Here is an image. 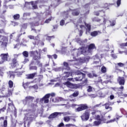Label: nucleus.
I'll return each instance as SVG.
<instances>
[{
    "label": "nucleus",
    "instance_id": "412c9836",
    "mask_svg": "<svg viewBox=\"0 0 127 127\" xmlns=\"http://www.w3.org/2000/svg\"><path fill=\"white\" fill-rule=\"evenodd\" d=\"M101 12H103V14H105V13H106V11H105L104 9H102L98 11H94V14L96 16H99V15H100V13H101Z\"/></svg>",
    "mask_w": 127,
    "mask_h": 127
},
{
    "label": "nucleus",
    "instance_id": "a878e982",
    "mask_svg": "<svg viewBox=\"0 0 127 127\" xmlns=\"http://www.w3.org/2000/svg\"><path fill=\"white\" fill-rule=\"evenodd\" d=\"M20 17V15L19 14H15L13 16V18L15 20H18Z\"/></svg>",
    "mask_w": 127,
    "mask_h": 127
},
{
    "label": "nucleus",
    "instance_id": "4468645a",
    "mask_svg": "<svg viewBox=\"0 0 127 127\" xmlns=\"http://www.w3.org/2000/svg\"><path fill=\"white\" fill-rule=\"evenodd\" d=\"M125 89V87L123 85H121L120 87H117V94L118 95H121L122 96V94H123V92Z\"/></svg>",
    "mask_w": 127,
    "mask_h": 127
},
{
    "label": "nucleus",
    "instance_id": "a211bd4d",
    "mask_svg": "<svg viewBox=\"0 0 127 127\" xmlns=\"http://www.w3.org/2000/svg\"><path fill=\"white\" fill-rule=\"evenodd\" d=\"M33 100H34V97L32 96H26L24 99V101L26 103H27L29 102V101H31V102H33Z\"/></svg>",
    "mask_w": 127,
    "mask_h": 127
},
{
    "label": "nucleus",
    "instance_id": "473e14b6",
    "mask_svg": "<svg viewBox=\"0 0 127 127\" xmlns=\"http://www.w3.org/2000/svg\"><path fill=\"white\" fill-rule=\"evenodd\" d=\"M22 55H23L24 57H25L26 58H27V57H28V56H29L28 52L24 51L22 53Z\"/></svg>",
    "mask_w": 127,
    "mask_h": 127
},
{
    "label": "nucleus",
    "instance_id": "6e6d98bb",
    "mask_svg": "<svg viewBox=\"0 0 127 127\" xmlns=\"http://www.w3.org/2000/svg\"><path fill=\"white\" fill-rule=\"evenodd\" d=\"M23 16H30V13H24Z\"/></svg>",
    "mask_w": 127,
    "mask_h": 127
},
{
    "label": "nucleus",
    "instance_id": "72a5a7b5",
    "mask_svg": "<svg viewBox=\"0 0 127 127\" xmlns=\"http://www.w3.org/2000/svg\"><path fill=\"white\" fill-rule=\"evenodd\" d=\"M58 29V25H53V29H52V31H57V29Z\"/></svg>",
    "mask_w": 127,
    "mask_h": 127
},
{
    "label": "nucleus",
    "instance_id": "37998d69",
    "mask_svg": "<svg viewBox=\"0 0 127 127\" xmlns=\"http://www.w3.org/2000/svg\"><path fill=\"white\" fill-rule=\"evenodd\" d=\"M52 20V16H51L50 18L47 19L45 21V23H49L50 21Z\"/></svg>",
    "mask_w": 127,
    "mask_h": 127
},
{
    "label": "nucleus",
    "instance_id": "79ce46f5",
    "mask_svg": "<svg viewBox=\"0 0 127 127\" xmlns=\"http://www.w3.org/2000/svg\"><path fill=\"white\" fill-rule=\"evenodd\" d=\"M21 29H26L27 28V23H24L22 25Z\"/></svg>",
    "mask_w": 127,
    "mask_h": 127
},
{
    "label": "nucleus",
    "instance_id": "09e8293b",
    "mask_svg": "<svg viewBox=\"0 0 127 127\" xmlns=\"http://www.w3.org/2000/svg\"><path fill=\"white\" fill-rule=\"evenodd\" d=\"M32 5L33 8H34V9H36L38 8L37 5L33 4V2H32Z\"/></svg>",
    "mask_w": 127,
    "mask_h": 127
},
{
    "label": "nucleus",
    "instance_id": "603ef678",
    "mask_svg": "<svg viewBox=\"0 0 127 127\" xmlns=\"http://www.w3.org/2000/svg\"><path fill=\"white\" fill-rule=\"evenodd\" d=\"M10 112H12V110L10 109V107H8L7 110H6V113H10Z\"/></svg>",
    "mask_w": 127,
    "mask_h": 127
},
{
    "label": "nucleus",
    "instance_id": "de8ad7c7",
    "mask_svg": "<svg viewBox=\"0 0 127 127\" xmlns=\"http://www.w3.org/2000/svg\"><path fill=\"white\" fill-rule=\"evenodd\" d=\"M121 3H122V0H117V6H120Z\"/></svg>",
    "mask_w": 127,
    "mask_h": 127
},
{
    "label": "nucleus",
    "instance_id": "774afa93",
    "mask_svg": "<svg viewBox=\"0 0 127 127\" xmlns=\"http://www.w3.org/2000/svg\"><path fill=\"white\" fill-rule=\"evenodd\" d=\"M28 86V83H23V87L25 89V86Z\"/></svg>",
    "mask_w": 127,
    "mask_h": 127
},
{
    "label": "nucleus",
    "instance_id": "680f3d73",
    "mask_svg": "<svg viewBox=\"0 0 127 127\" xmlns=\"http://www.w3.org/2000/svg\"><path fill=\"white\" fill-rule=\"evenodd\" d=\"M48 95H50V97H55V93H48Z\"/></svg>",
    "mask_w": 127,
    "mask_h": 127
},
{
    "label": "nucleus",
    "instance_id": "4be33fe9",
    "mask_svg": "<svg viewBox=\"0 0 127 127\" xmlns=\"http://www.w3.org/2000/svg\"><path fill=\"white\" fill-rule=\"evenodd\" d=\"M0 127H7V116L5 117V120L3 122V125H1Z\"/></svg>",
    "mask_w": 127,
    "mask_h": 127
},
{
    "label": "nucleus",
    "instance_id": "bb28decb",
    "mask_svg": "<svg viewBox=\"0 0 127 127\" xmlns=\"http://www.w3.org/2000/svg\"><path fill=\"white\" fill-rule=\"evenodd\" d=\"M12 95V91L11 90H8V92L5 94V97L6 98H8V97H10V96Z\"/></svg>",
    "mask_w": 127,
    "mask_h": 127
},
{
    "label": "nucleus",
    "instance_id": "c9c22d12",
    "mask_svg": "<svg viewBox=\"0 0 127 127\" xmlns=\"http://www.w3.org/2000/svg\"><path fill=\"white\" fill-rule=\"evenodd\" d=\"M64 65L65 67H66V68L67 70H70V67H69V64L67 62H64Z\"/></svg>",
    "mask_w": 127,
    "mask_h": 127
},
{
    "label": "nucleus",
    "instance_id": "9b49d317",
    "mask_svg": "<svg viewBox=\"0 0 127 127\" xmlns=\"http://www.w3.org/2000/svg\"><path fill=\"white\" fill-rule=\"evenodd\" d=\"M71 14L73 16H78L80 14V10L78 8L71 10Z\"/></svg>",
    "mask_w": 127,
    "mask_h": 127
},
{
    "label": "nucleus",
    "instance_id": "20e7f679",
    "mask_svg": "<svg viewBox=\"0 0 127 127\" xmlns=\"http://www.w3.org/2000/svg\"><path fill=\"white\" fill-rule=\"evenodd\" d=\"M78 108L75 109V112H82V111H85V110H87L89 108L86 104L78 105Z\"/></svg>",
    "mask_w": 127,
    "mask_h": 127
},
{
    "label": "nucleus",
    "instance_id": "052dcab7",
    "mask_svg": "<svg viewBox=\"0 0 127 127\" xmlns=\"http://www.w3.org/2000/svg\"><path fill=\"white\" fill-rule=\"evenodd\" d=\"M87 76L89 78H93V75H92V73H88Z\"/></svg>",
    "mask_w": 127,
    "mask_h": 127
},
{
    "label": "nucleus",
    "instance_id": "cd10ccee",
    "mask_svg": "<svg viewBox=\"0 0 127 127\" xmlns=\"http://www.w3.org/2000/svg\"><path fill=\"white\" fill-rule=\"evenodd\" d=\"M92 21L96 22H100L101 21V19L99 18L98 17H95L92 18Z\"/></svg>",
    "mask_w": 127,
    "mask_h": 127
},
{
    "label": "nucleus",
    "instance_id": "f704fd0d",
    "mask_svg": "<svg viewBox=\"0 0 127 127\" xmlns=\"http://www.w3.org/2000/svg\"><path fill=\"white\" fill-rule=\"evenodd\" d=\"M101 72L102 73H106L107 72V68L105 66H103L101 67Z\"/></svg>",
    "mask_w": 127,
    "mask_h": 127
},
{
    "label": "nucleus",
    "instance_id": "2eb2a0df",
    "mask_svg": "<svg viewBox=\"0 0 127 127\" xmlns=\"http://www.w3.org/2000/svg\"><path fill=\"white\" fill-rule=\"evenodd\" d=\"M83 119H85V121H88L90 118V112L88 111H85L83 116H82Z\"/></svg>",
    "mask_w": 127,
    "mask_h": 127
},
{
    "label": "nucleus",
    "instance_id": "4d7b16f0",
    "mask_svg": "<svg viewBox=\"0 0 127 127\" xmlns=\"http://www.w3.org/2000/svg\"><path fill=\"white\" fill-rule=\"evenodd\" d=\"M32 30H33V31H34V32H35V33H37V32H40V30H36L35 29L32 28Z\"/></svg>",
    "mask_w": 127,
    "mask_h": 127
},
{
    "label": "nucleus",
    "instance_id": "0e129e2a",
    "mask_svg": "<svg viewBox=\"0 0 127 127\" xmlns=\"http://www.w3.org/2000/svg\"><path fill=\"white\" fill-rule=\"evenodd\" d=\"M67 80L68 81H72V82L75 81V80H74V78H67Z\"/></svg>",
    "mask_w": 127,
    "mask_h": 127
},
{
    "label": "nucleus",
    "instance_id": "aec40b11",
    "mask_svg": "<svg viewBox=\"0 0 127 127\" xmlns=\"http://www.w3.org/2000/svg\"><path fill=\"white\" fill-rule=\"evenodd\" d=\"M58 115H59V113H58V112H55L54 113H52L49 117V119L50 120L51 119H55V118H57Z\"/></svg>",
    "mask_w": 127,
    "mask_h": 127
},
{
    "label": "nucleus",
    "instance_id": "f3484780",
    "mask_svg": "<svg viewBox=\"0 0 127 127\" xmlns=\"http://www.w3.org/2000/svg\"><path fill=\"white\" fill-rule=\"evenodd\" d=\"M85 25L86 27V32H85L86 34H87L88 33H88H90V32L91 31V24L85 23Z\"/></svg>",
    "mask_w": 127,
    "mask_h": 127
},
{
    "label": "nucleus",
    "instance_id": "7c9ffc66",
    "mask_svg": "<svg viewBox=\"0 0 127 127\" xmlns=\"http://www.w3.org/2000/svg\"><path fill=\"white\" fill-rule=\"evenodd\" d=\"M6 110V106H4L3 108L0 109V114L4 113Z\"/></svg>",
    "mask_w": 127,
    "mask_h": 127
},
{
    "label": "nucleus",
    "instance_id": "39448f33",
    "mask_svg": "<svg viewBox=\"0 0 127 127\" xmlns=\"http://www.w3.org/2000/svg\"><path fill=\"white\" fill-rule=\"evenodd\" d=\"M64 85H65L68 88H70L71 89H78L79 87L78 84H73L69 81H66L64 83Z\"/></svg>",
    "mask_w": 127,
    "mask_h": 127
},
{
    "label": "nucleus",
    "instance_id": "69168bd1",
    "mask_svg": "<svg viewBox=\"0 0 127 127\" xmlns=\"http://www.w3.org/2000/svg\"><path fill=\"white\" fill-rule=\"evenodd\" d=\"M53 57L54 58V59H57L58 56H57L56 54H54L53 55Z\"/></svg>",
    "mask_w": 127,
    "mask_h": 127
},
{
    "label": "nucleus",
    "instance_id": "6ab92c4d",
    "mask_svg": "<svg viewBox=\"0 0 127 127\" xmlns=\"http://www.w3.org/2000/svg\"><path fill=\"white\" fill-rule=\"evenodd\" d=\"M64 74L65 75L63 76L64 80H66L67 78L70 77V76H72V73L69 72L65 71Z\"/></svg>",
    "mask_w": 127,
    "mask_h": 127
},
{
    "label": "nucleus",
    "instance_id": "a18cd8bd",
    "mask_svg": "<svg viewBox=\"0 0 127 127\" xmlns=\"http://www.w3.org/2000/svg\"><path fill=\"white\" fill-rule=\"evenodd\" d=\"M79 95V92L78 91H75L73 94H72V96L73 97H78V95Z\"/></svg>",
    "mask_w": 127,
    "mask_h": 127
},
{
    "label": "nucleus",
    "instance_id": "bf43d9fd",
    "mask_svg": "<svg viewBox=\"0 0 127 127\" xmlns=\"http://www.w3.org/2000/svg\"><path fill=\"white\" fill-rule=\"evenodd\" d=\"M32 88H33V89H35V90H37V89H38V86H37V85H34L32 86Z\"/></svg>",
    "mask_w": 127,
    "mask_h": 127
},
{
    "label": "nucleus",
    "instance_id": "4c0bfd02",
    "mask_svg": "<svg viewBox=\"0 0 127 127\" xmlns=\"http://www.w3.org/2000/svg\"><path fill=\"white\" fill-rule=\"evenodd\" d=\"M52 38H55V36H48L46 38V40H48V41H51Z\"/></svg>",
    "mask_w": 127,
    "mask_h": 127
},
{
    "label": "nucleus",
    "instance_id": "c03bdc74",
    "mask_svg": "<svg viewBox=\"0 0 127 127\" xmlns=\"http://www.w3.org/2000/svg\"><path fill=\"white\" fill-rule=\"evenodd\" d=\"M30 70H37V66H31L29 67Z\"/></svg>",
    "mask_w": 127,
    "mask_h": 127
},
{
    "label": "nucleus",
    "instance_id": "f03ea898",
    "mask_svg": "<svg viewBox=\"0 0 127 127\" xmlns=\"http://www.w3.org/2000/svg\"><path fill=\"white\" fill-rule=\"evenodd\" d=\"M3 33H5L4 29H0V34H3ZM7 41V38H6V37L0 35V43H1L2 47L6 48V45L7 44V43H6Z\"/></svg>",
    "mask_w": 127,
    "mask_h": 127
},
{
    "label": "nucleus",
    "instance_id": "423d86ee",
    "mask_svg": "<svg viewBox=\"0 0 127 127\" xmlns=\"http://www.w3.org/2000/svg\"><path fill=\"white\" fill-rule=\"evenodd\" d=\"M10 65L13 68L17 67L19 66V64L18 63V61H17V59H16V58L12 59Z\"/></svg>",
    "mask_w": 127,
    "mask_h": 127
},
{
    "label": "nucleus",
    "instance_id": "e2e57ef3",
    "mask_svg": "<svg viewBox=\"0 0 127 127\" xmlns=\"http://www.w3.org/2000/svg\"><path fill=\"white\" fill-rule=\"evenodd\" d=\"M58 127H64V123H60L58 126Z\"/></svg>",
    "mask_w": 127,
    "mask_h": 127
},
{
    "label": "nucleus",
    "instance_id": "f8f14e48",
    "mask_svg": "<svg viewBox=\"0 0 127 127\" xmlns=\"http://www.w3.org/2000/svg\"><path fill=\"white\" fill-rule=\"evenodd\" d=\"M96 120L101 122H103V123L107 122V119H106V118H105V117H104L103 116L101 117L100 115H97L96 117Z\"/></svg>",
    "mask_w": 127,
    "mask_h": 127
},
{
    "label": "nucleus",
    "instance_id": "c85d7f7f",
    "mask_svg": "<svg viewBox=\"0 0 127 127\" xmlns=\"http://www.w3.org/2000/svg\"><path fill=\"white\" fill-rule=\"evenodd\" d=\"M90 35L93 37H95V36H97V35H98V32L97 31H94L93 32H92Z\"/></svg>",
    "mask_w": 127,
    "mask_h": 127
},
{
    "label": "nucleus",
    "instance_id": "c756f323",
    "mask_svg": "<svg viewBox=\"0 0 127 127\" xmlns=\"http://www.w3.org/2000/svg\"><path fill=\"white\" fill-rule=\"evenodd\" d=\"M64 121L65 122V123H68V122H70V117L66 116L64 117Z\"/></svg>",
    "mask_w": 127,
    "mask_h": 127
},
{
    "label": "nucleus",
    "instance_id": "864d4df0",
    "mask_svg": "<svg viewBox=\"0 0 127 127\" xmlns=\"http://www.w3.org/2000/svg\"><path fill=\"white\" fill-rule=\"evenodd\" d=\"M93 88H92V86H89L88 88L87 89V92H92V90Z\"/></svg>",
    "mask_w": 127,
    "mask_h": 127
},
{
    "label": "nucleus",
    "instance_id": "2f4dec72",
    "mask_svg": "<svg viewBox=\"0 0 127 127\" xmlns=\"http://www.w3.org/2000/svg\"><path fill=\"white\" fill-rule=\"evenodd\" d=\"M8 86L9 88H13V82L11 80H9L8 81Z\"/></svg>",
    "mask_w": 127,
    "mask_h": 127
},
{
    "label": "nucleus",
    "instance_id": "7ed1b4c3",
    "mask_svg": "<svg viewBox=\"0 0 127 127\" xmlns=\"http://www.w3.org/2000/svg\"><path fill=\"white\" fill-rule=\"evenodd\" d=\"M31 56H32L33 59L36 61L37 60H40L41 59V54L38 53V51L30 52Z\"/></svg>",
    "mask_w": 127,
    "mask_h": 127
},
{
    "label": "nucleus",
    "instance_id": "a19ab883",
    "mask_svg": "<svg viewBox=\"0 0 127 127\" xmlns=\"http://www.w3.org/2000/svg\"><path fill=\"white\" fill-rule=\"evenodd\" d=\"M38 81H39V82H40L42 80V79H43V75H38Z\"/></svg>",
    "mask_w": 127,
    "mask_h": 127
},
{
    "label": "nucleus",
    "instance_id": "1a4fd4ad",
    "mask_svg": "<svg viewBox=\"0 0 127 127\" xmlns=\"http://www.w3.org/2000/svg\"><path fill=\"white\" fill-rule=\"evenodd\" d=\"M86 47L88 49L87 50L88 52H92V50H96V49H97L96 45H95V44L94 43L90 44L89 45H87Z\"/></svg>",
    "mask_w": 127,
    "mask_h": 127
},
{
    "label": "nucleus",
    "instance_id": "338daca9",
    "mask_svg": "<svg viewBox=\"0 0 127 127\" xmlns=\"http://www.w3.org/2000/svg\"><path fill=\"white\" fill-rule=\"evenodd\" d=\"M14 116H15V117H16V108H15V107H14Z\"/></svg>",
    "mask_w": 127,
    "mask_h": 127
},
{
    "label": "nucleus",
    "instance_id": "58836bf2",
    "mask_svg": "<svg viewBox=\"0 0 127 127\" xmlns=\"http://www.w3.org/2000/svg\"><path fill=\"white\" fill-rule=\"evenodd\" d=\"M36 61V64H37V65H38L39 67H42V64L40 62L39 60H38Z\"/></svg>",
    "mask_w": 127,
    "mask_h": 127
},
{
    "label": "nucleus",
    "instance_id": "8fccbe9b",
    "mask_svg": "<svg viewBox=\"0 0 127 127\" xmlns=\"http://www.w3.org/2000/svg\"><path fill=\"white\" fill-rule=\"evenodd\" d=\"M64 24H65V20H62L60 21V25H61L62 26H63V25H64Z\"/></svg>",
    "mask_w": 127,
    "mask_h": 127
},
{
    "label": "nucleus",
    "instance_id": "13d9d810",
    "mask_svg": "<svg viewBox=\"0 0 127 127\" xmlns=\"http://www.w3.org/2000/svg\"><path fill=\"white\" fill-rule=\"evenodd\" d=\"M28 38H29L30 39H34V38H35V37H34V36H32V35H29L28 36Z\"/></svg>",
    "mask_w": 127,
    "mask_h": 127
},
{
    "label": "nucleus",
    "instance_id": "49530a36",
    "mask_svg": "<svg viewBox=\"0 0 127 127\" xmlns=\"http://www.w3.org/2000/svg\"><path fill=\"white\" fill-rule=\"evenodd\" d=\"M8 106L9 107H12V108H15V107H14V104H13V102L12 101H11V102L10 103H8Z\"/></svg>",
    "mask_w": 127,
    "mask_h": 127
},
{
    "label": "nucleus",
    "instance_id": "3c124183",
    "mask_svg": "<svg viewBox=\"0 0 127 127\" xmlns=\"http://www.w3.org/2000/svg\"><path fill=\"white\" fill-rule=\"evenodd\" d=\"M117 65L119 66V67H124V66H125V64L122 63H119L117 64Z\"/></svg>",
    "mask_w": 127,
    "mask_h": 127
},
{
    "label": "nucleus",
    "instance_id": "ea45409f",
    "mask_svg": "<svg viewBox=\"0 0 127 127\" xmlns=\"http://www.w3.org/2000/svg\"><path fill=\"white\" fill-rule=\"evenodd\" d=\"M111 26H115L116 25V20L109 21Z\"/></svg>",
    "mask_w": 127,
    "mask_h": 127
},
{
    "label": "nucleus",
    "instance_id": "ddd939ff",
    "mask_svg": "<svg viewBox=\"0 0 127 127\" xmlns=\"http://www.w3.org/2000/svg\"><path fill=\"white\" fill-rule=\"evenodd\" d=\"M40 38L39 36L38 35L37 36L35 37L34 39V42H33L34 45H38L40 43Z\"/></svg>",
    "mask_w": 127,
    "mask_h": 127
},
{
    "label": "nucleus",
    "instance_id": "dca6fc26",
    "mask_svg": "<svg viewBox=\"0 0 127 127\" xmlns=\"http://www.w3.org/2000/svg\"><path fill=\"white\" fill-rule=\"evenodd\" d=\"M7 56H8V54H1L0 55V57H1V60H3L4 61H7L8 58Z\"/></svg>",
    "mask_w": 127,
    "mask_h": 127
},
{
    "label": "nucleus",
    "instance_id": "e433bc0d",
    "mask_svg": "<svg viewBox=\"0 0 127 127\" xmlns=\"http://www.w3.org/2000/svg\"><path fill=\"white\" fill-rule=\"evenodd\" d=\"M101 123L102 122L98 121H94L93 124L95 126V127H98V126H100V125H101Z\"/></svg>",
    "mask_w": 127,
    "mask_h": 127
},
{
    "label": "nucleus",
    "instance_id": "0eeeda50",
    "mask_svg": "<svg viewBox=\"0 0 127 127\" xmlns=\"http://www.w3.org/2000/svg\"><path fill=\"white\" fill-rule=\"evenodd\" d=\"M117 83L119 84L120 86H124L126 84V79L124 76H118L117 78Z\"/></svg>",
    "mask_w": 127,
    "mask_h": 127
},
{
    "label": "nucleus",
    "instance_id": "b1692460",
    "mask_svg": "<svg viewBox=\"0 0 127 127\" xmlns=\"http://www.w3.org/2000/svg\"><path fill=\"white\" fill-rule=\"evenodd\" d=\"M104 106L105 107L106 110L110 109V111H112L113 108L111 107H110V103H106L104 104Z\"/></svg>",
    "mask_w": 127,
    "mask_h": 127
},
{
    "label": "nucleus",
    "instance_id": "393cba45",
    "mask_svg": "<svg viewBox=\"0 0 127 127\" xmlns=\"http://www.w3.org/2000/svg\"><path fill=\"white\" fill-rule=\"evenodd\" d=\"M10 78H12V79H14L15 77V71H10L9 72Z\"/></svg>",
    "mask_w": 127,
    "mask_h": 127
},
{
    "label": "nucleus",
    "instance_id": "6e6552de",
    "mask_svg": "<svg viewBox=\"0 0 127 127\" xmlns=\"http://www.w3.org/2000/svg\"><path fill=\"white\" fill-rule=\"evenodd\" d=\"M49 98H50V95L47 94L40 99V101L44 102L45 104H48L49 103Z\"/></svg>",
    "mask_w": 127,
    "mask_h": 127
},
{
    "label": "nucleus",
    "instance_id": "5701e85b",
    "mask_svg": "<svg viewBox=\"0 0 127 127\" xmlns=\"http://www.w3.org/2000/svg\"><path fill=\"white\" fill-rule=\"evenodd\" d=\"M17 69L15 70V75H16V76L17 77H21V76L22 75V74H23V71H17Z\"/></svg>",
    "mask_w": 127,
    "mask_h": 127
},
{
    "label": "nucleus",
    "instance_id": "5fc2aeb1",
    "mask_svg": "<svg viewBox=\"0 0 127 127\" xmlns=\"http://www.w3.org/2000/svg\"><path fill=\"white\" fill-rule=\"evenodd\" d=\"M79 32V36H82L83 35L84 31H83V30H80Z\"/></svg>",
    "mask_w": 127,
    "mask_h": 127
},
{
    "label": "nucleus",
    "instance_id": "f257e3e1",
    "mask_svg": "<svg viewBox=\"0 0 127 127\" xmlns=\"http://www.w3.org/2000/svg\"><path fill=\"white\" fill-rule=\"evenodd\" d=\"M76 75H78V76L74 78L75 81H82V84L83 85H87V83H88V78H86V74L78 71L76 72ZM83 79L84 80H83Z\"/></svg>",
    "mask_w": 127,
    "mask_h": 127
},
{
    "label": "nucleus",
    "instance_id": "9d476101",
    "mask_svg": "<svg viewBox=\"0 0 127 127\" xmlns=\"http://www.w3.org/2000/svg\"><path fill=\"white\" fill-rule=\"evenodd\" d=\"M36 75H37V72H34L33 73L27 74L26 75V79H27L28 80H32L34 78V77H35Z\"/></svg>",
    "mask_w": 127,
    "mask_h": 127
}]
</instances>
